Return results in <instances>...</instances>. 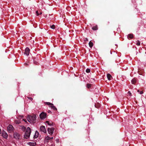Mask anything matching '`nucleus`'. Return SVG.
Listing matches in <instances>:
<instances>
[{
	"instance_id": "25",
	"label": "nucleus",
	"mask_w": 146,
	"mask_h": 146,
	"mask_svg": "<svg viewBox=\"0 0 146 146\" xmlns=\"http://www.w3.org/2000/svg\"><path fill=\"white\" fill-rule=\"evenodd\" d=\"M15 122L17 124H19L20 123V121H19L17 120H15Z\"/></svg>"
},
{
	"instance_id": "39",
	"label": "nucleus",
	"mask_w": 146,
	"mask_h": 146,
	"mask_svg": "<svg viewBox=\"0 0 146 146\" xmlns=\"http://www.w3.org/2000/svg\"><path fill=\"white\" fill-rule=\"evenodd\" d=\"M51 146H54V145H53V144H52L51 145Z\"/></svg>"
},
{
	"instance_id": "34",
	"label": "nucleus",
	"mask_w": 146,
	"mask_h": 146,
	"mask_svg": "<svg viewBox=\"0 0 146 146\" xmlns=\"http://www.w3.org/2000/svg\"><path fill=\"white\" fill-rule=\"evenodd\" d=\"M140 94H143V92L142 91H141L139 92Z\"/></svg>"
},
{
	"instance_id": "30",
	"label": "nucleus",
	"mask_w": 146,
	"mask_h": 146,
	"mask_svg": "<svg viewBox=\"0 0 146 146\" xmlns=\"http://www.w3.org/2000/svg\"><path fill=\"white\" fill-rule=\"evenodd\" d=\"M23 120L25 122L27 123V119H23Z\"/></svg>"
},
{
	"instance_id": "32",
	"label": "nucleus",
	"mask_w": 146,
	"mask_h": 146,
	"mask_svg": "<svg viewBox=\"0 0 146 146\" xmlns=\"http://www.w3.org/2000/svg\"><path fill=\"white\" fill-rule=\"evenodd\" d=\"M88 39L87 38H86L84 39V41H88Z\"/></svg>"
},
{
	"instance_id": "36",
	"label": "nucleus",
	"mask_w": 146,
	"mask_h": 146,
	"mask_svg": "<svg viewBox=\"0 0 146 146\" xmlns=\"http://www.w3.org/2000/svg\"><path fill=\"white\" fill-rule=\"evenodd\" d=\"M56 141L57 142H59V140L58 139H57L56 140Z\"/></svg>"
},
{
	"instance_id": "41",
	"label": "nucleus",
	"mask_w": 146,
	"mask_h": 146,
	"mask_svg": "<svg viewBox=\"0 0 146 146\" xmlns=\"http://www.w3.org/2000/svg\"><path fill=\"white\" fill-rule=\"evenodd\" d=\"M22 128H25V127H24V126H23V127H22Z\"/></svg>"
},
{
	"instance_id": "14",
	"label": "nucleus",
	"mask_w": 146,
	"mask_h": 146,
	"mask_svg": "<svg viewBox=\"0 0 146 146\" xmlns=\"http://www.w3.org/2000/svg\"><path fill=\"white\" fill-rule=\"evenodd\" d=\"M50 107L52 109H53L54 110H57V109L54 106V105H52L51 106H50Z\"/></svg>"
},
{
	"instance_id": "7",
	"label": "nucleus",
	"mask_w": 146,
	"mask_h": 146,
	"mask_svg": "<svg viewBox=\"0 0 146 146\" xmlns=\"http://www.w3.org/2000/svg\"><path fill=\"white\" fill-rule=\"evenodd\" d=\"M2 135L4 138L6 139L8 137V135L7 133L4 131H3L2 133Z\"/></svg>"
},
{
	"instance_id": "26",
	"label": "nucleus",
	"mask_w": 146,
	"mask_h": 146,
	"mask_svg": "<svg viewBox=\"0 0 146 146\" xmlns=\"http://www.w3.org/2000/svg\"><path fill=\"white\" fill-rule=\"evenodd\" d=\"M136 44L138 46H139L140 45V42L139 40H137V42Z\"/></svg>"
},
{
	"instance_id": "11",
	"label": "nucleus",
	"mask_w": 146,
	"mask_h": 146,
	"mask_svg": "<svg viewBox=\"0 0 146 146\" xmlns=\"http://www.w3.org/2000/svg\"><path fill=\"white\" fill-rule=\"evenodd\" d=\"M133 38V35L132 34H130L128 35L127 38L129 39V38L130 39H132Z\"/></svg>"
},
{
	"instance_id": "28",
	"label": "nucleus",
	"mask_w": 146,
	"mask_h": 146,
	"mask_svg": "<svg viewBox=\"0 0 146 146\" xmlns=\"http://www.w3.org/2000/svg\"><path fill=\"white\" fill-rule=\"evenodd\" d=\"M127 93L129 96H131V94L130 91H129Z\"/></svg>"
},
{
	"instance_id": "16",
	"label": "nucleus",
	"mask_w": 146,
	"mask_h": 146,
	"mask_svg": "<svg viewBox=\"0 0 146 146\" xmlns=\"http://www.w3.org/2000/svg\"><path fill=\"white\" fill-rule=\"evenodd\" d=\"M40 129L41 131L43 132L44 133H46V128H40Z\"/></svg>"
},
{
	"instance_id": "21",
	"label": "nucleus",
	"mask_w": 146,
	"mask_h": 146,
	"mask_svg": "<svg viewBox=\"0 0 146 146\" xmlns=\"http://www.w3.org/2000/svg\"><path fill=\"white\" fill-rule=\"evenodd\" d=\"M8 131L9 132L11 133L13 131V128H8Z\"/></svg>"
},
{
	"instance_id": "12",
	"label": "nucleus",
	"mask_w": 146,
	"mask_h": 146,
	"mask_svg": "<svg viewBox=\"0 0 146 146\" xmlns=\"http://www.w3.org/2000/svg\"><path fill=\"white\" fill-rule=\"evenodd\" d=\"M107 78L109 80H111V78H112V76L109 74H107Z\"/></svg>"
},
{
	"instance_id": "9",
	"label": "nucleus",
	"mask_w": 146,
	"mask_h": 146,
	"mask_svg": "<svg viewBox=\"0 0 146 146\" xmlns=\"http://www.w3.org/2000/svg\"><path fill=\"white\" fill-rule=\"evenodd\" d=\"M28 144L30 146H35L36 145V143L35 142H29Z\"/></svg>"
},
{
	"instance_id": "2",
	"label": "nucleus",
	"mask_w": 146,
	"mask_h": 146,
	"mask_svg": "<svg viewBox=\"0 0 146 146\" xmlns=\"http://www.w3.org/2000/svg\"><path fill=\"white\" fill-rule=\"evenodd\" d=\"M23 130L25 132L24 137L25 139H28L29 138L31 133L30 128H24Z\"/></svg>"
},
{
	"instance_id": "3",
	"label": "nucleus",
	"mask_w": 146,
	"mask_h": 146,
	"mask_svg": "<svg viewBox=\"0 0 146 146\" xmlns=\"http://www.w3.org/2000/svg\"><path fill=\"white\" fill-rule=\"evenodd\" d=\"M53 137H50L48 136L46 137L44 140V143H47L50 141H51L53 139Z\"/></svg>"
},
{
	"instance_id": "29",
	"label": "nucleus",
	"mask_w": 146,
	"mask_h": 146,
	"mask_svg": "<svg viewBox=\"0 0 146 146\" xmlns=\"http://www.w3.org/2000/svg\"><path fill=\"white\" fill-rule=\"evenodd\" d=\"M36 15H37V16H38V15H39V14L38 13V11H36Z\"/></svg>"
},
{
	"instance_id": "17",
	"label": "nucleus",
	"mask_w": 146,
	"mask_h": 146,
	"mask_svg": "<svg viewBox=\"0 0 146 146\" xmlns=\"http://www.w3.org/2000/svg\"><path fill=\"white\" fill-rule=\"evenodd\" d=\"M45 103L46 104H47L48 106H51L52 105H53V104L49 102H46Z\"/></svg>"
},
{
	"instance_id": "20",
	"label": "nucleus",
	"mask_w": 146,
	"mask_h": 146,
	"mask_svg": "<svg viewBox=\"0 0 146 146\" xmlns=\"http://www.w3.org/2000/svg\"><path fill=\"white\" fill-rule=\"evenodd\" d=\"M92 29L94 30H96L98 29V27L97 26H94L92 28Z\"/></svg>"
},
{
	"instance_id": "15",
	"label": "nucleus",
	"mask_w": 146,
	"mask_h": 146,
	"mask_svg": "<svg viewBox=\"0 0 146 146\" xmlns=\"http://www.w3.org/2000/svg\"><path fill=\"white\" fill-rule=\"evenodd\" d=\"M136 80L135 78L131 80V83L132 84H134L136 82Z\"/></svg>"
},
{
	"instance_id": "6",
	"label": "nucleus",
	"mask_w": 146,
	"mask_h": 146,
	"mask_svg": "<svg viewBox=\"0 0 146 146\" xmlns=\"http://www.w3.org/2000/svg\"><path fill=\"white\" fill-rule=\"evenodd\" d=\"M14 137L15 138L18 139H19L20 138V135L19 133H14Z\"/></svg>"
},
{
	"instance_id": "13",
	"label": "nucleus",
	"mask_w": 146,
	"mask_h": 146,
	"mask_svg": "<svg viewBox=\"0 0 146 146\" xmlns=\"http://www.w3.org/2000/svg\"><path fill=\"white\" fill-rule=\"evenodd\" d=\"M100 106V104L99 103H97L95 104V106L96 108H99Z\"/></svg>"
},
{
	"instance_id": "37",
	"label": "nucleus",
	"mask_w": 146,
	"mask_h": 146,
	"mask_svg": "<svg viewBox=\"0 0 146 146\" xmlns=\"http://www.w3.org/2000/svg\"><path fill=\"white\" fill-rule=\"evenodd\" d=\"M48 113H50L51 112V111H50V110H48Z\"/></svg>"
},
{
	"instance_id": "1",
	"label": "nucleus",
	"mask_w": 146,
	"mask_h": 146,
	"mask_svg": "<svg viewBox=\"0 0 146 146\" xmlns=\"http://www.w3.org/2000/svg\"><path fill=\"white\" fill-rule=\"evenodd\" d=\"M27 119L28 121L32 124L35 123L36 120V116L35 115H29Z\"/></svg>"
},
{
	"instance_id": "18",
	"label": "nucleus",
	"mask_w": 146,
	"mask_h": 146,
	"mask_svg": "<svg viewBox=\"0 0 146 146\" xmlns=\"http://www.w3.org/2000/svg\"><path fill=\"white\" fill-rule=\"evenodd\" d=\"M89 46L90 48H92L93 46V43L92 42L90 41L89 43Z\"/></svg>"
},
{
	"instance_id": "27",
	"label": "nucleus",
	"mask_w": 146,
	"mask_h": 146,
	"mask_svg": "<svg viewBox=\"0 0 146 146\" xmlns=\"http://www.w3.org/2000/svg\"><path fill=\"white\" fill-rule=\"evenodd\" d=\"M7 128H14L13 126L12 125H9L8 127Z\"/></svg>"
},
{
	"instance_id": "8",
	"label": "nucleus",
	"mask_w": 146,
	"mask_h": 146,
	"mask_svg": "<svg viewBox=\"0 0 146 146\" xmlns=\"http://www.w3.org/2000/svg\"><path fill=\"white\" fill-rule=\"evenodd\" d=\"M29 52L30 49L28 48H27L25 49V54L28 56L29 54Z\"/></svg>"
},
{
	"instance_id": "38",
	"label": "nucleus",
	"mask_w": 146,
	"mask_h": 146,
	"mask_svg": "<svg viewBox=\"0 0 146 146\" xmlns=\"http://www.w3.org/2000/svg\"><path fill=\"white\" fill-rule=\"evenodd\" d=\"M42 14V12H40V14H39H39H40V15H41V14Z\"/></svg>"
},
{
	"instance_id": "24",
	"label": "nucleus",
	"mask_w": 146,
	"mask_h": 146,
	"mask_svg": "<svg viewBox=\"0 0 146 146\" xmlns=\"http://www.w3.org/2000/svg\"><path fill=\"white\" fill-rule=\"evenodd\" d=\"M51 28L53 29H54L55 28V26L54 25H53L51 26H50Z\"/></svg>"
},
{
	"instance_id": "33",
	"label": "nucleus",
	"mask_w": 146,
	"mask_h": 146,
	"mask_svg": "<svg viewBox=\"0 0 146 146\" xmlns=\"http://www.w3.org/2000/svg\"><path fill=\"white\" fill-rule=\"evenodd\" d=\"M46 124H47L48 125V124H49V121H46Z\"/></svg>"
},
{
	"instance_id": "31",
	"label": "nucleus",
	"mask_w": 146,
	"mask_h": 146,
	"mask_svg": "<svg viewBox=\"0 0 146 146\" xmlns=\"http://www.w3.org/2000/svg\"><path fill=\"white\" fill-rule=\"evenodd\" d=\"M28 98L29 99H30V100H32L33 99L31 98H30V97H28Z\"/></svg>"
},
{
	"instance_id": "4",
	"label": "nucleus",
	"mask_w": 146,
	"mask_h": 146,
	"mask_svg": "<svg viewBox=\"0 0 146 146\" xmlns=\"http://www.w3.org/2000/svg\"><path fill=\"white\" fill-rule=\"evenodd\" d=\"M40 117L41 119L45 118L46 116V114L44 112H42L40 115Z\"/></svg>"
},
{
	"instance_id": "19",
	"label": "nucleus",
	"mask_w": 146,
	"mask_h": 146,
	"mask_svg": "<svg viewBox=\"0 0 146 146\" xmlns=\"http://www.w3.org/2000/svg\"><path fill=\"white\" fill-rule=\"evenodd\" d=\"M48 125H50V126L55 127V124L52 122H49V124H48Z\"/></svg>"
},
{
	"instance_id": "42",
	"label": "nucleus",
	"mask_w": 146,
	"mask_h": 146,
	"mask_svg": "<svg viewBox=\"0 0 146 146\" xmlns=\"http://www.w3.org/2000/svg\"><path fill=\"white\" fill-rule=\"evenodd\" d=\"M28 128H29V127H27Z\"/></svg>"
},
{
	"instance_id": "10",
	"label": "nucleus",
	"mask_w": 146,
	"mask_h": 146,
	"mask_svg": "<svg viewBox=\"0 0 146 146\" xmlns=\"http://www.w3.org/2000/svg\"><path fill=\"white\" fill-rule=\"evenodd\" d=\"M39 135V133L37 131H36L35 134L34 136V138L35 139H36L38 137V136Z\"/></svg>"
},
{
	"instance_id": "22",
	"label": "nucleus",
	"mask_w": 146,
	"mask_h": 146,
	"mask_svg": "<svg viewBox=\"0 0 146 146\" xmlns=\"http://www.w3.org/2000/svg\"><path fill=\"white\" fill-rule=\"evenodd\" d=\"M91 86V84H86V87L88 88H90Z\"/></svg>"
},
{
	"instance_id": "23",
	"label": "nucleus",
	"mask_w": 146,
	"mask_h": 146,
	"mask_svg": "<svg viewBox=\"0 0 146 146\" xmlns=\"http://www.w3.org/2000/svg\"><path fill=\"white\" fill-rule=\"evenodd\" d=\"M90 69L87 68L86 70V72L87 73H89L90 72Z\"/></svg>"
},
{
	"instance_id": "40",
	"label": "nucleus",
	"mask_w": 146,
	"mask_h": 146,
	"mask_svg": "<svg viewBox=\"0 0 146 146\" xmlns=\"http://www.w3.org/2000/svg\"><path fill=\"white\" fill-rule=\"evenodd\" d=\"M137 92H139V90H137Z\"/></svg>"
},
{
	"instance_id": "5",
	"label": "nucleus",
	"mask_w": 146,
	"mask_h": 146,
	"mask_svg": "<svg viewBox=\"0 0 146 146\" xmlns=\"http://www.w3.org/2000/svg\"><path fill=\"white\" fill-rule=\"evenodd\" d=\"M47 131L49 134L52 135L53 133L54 130L53 128H48Z\"/></svg>"
},
{
	"instance_id": "35",
	"label": "nucleus",
	"mask_w": 146,
	"mask_h": 146,
	"mask_svg": "<svg viewBox=\"0 0 146 146\" xmlns=\"http://www.w3.org/2000/svg\"><path fill=\"white\" fill-rule=\"evenodd\" d=\"M40 128H45V127L44 126H40Z\"/></svg>"
}]
</instances>
